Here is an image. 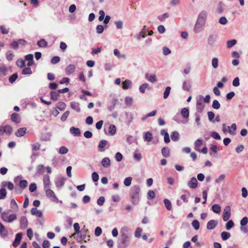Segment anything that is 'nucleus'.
I'll use <instances>...</instances> for the list:
<instances>
[{
    "label": "nucleus",
    "mask_w": 248,
    "mask_h": 248,
    "mask_svg": "<svg viewBox=\"0 0 248 248\" xmlns=\"http://www.w3.org/2000/svg\"><path fill=\"white\" fill-rule=\"evenodd\" d=\"M26 132V128L25 127L20 128L16 133V135L18 137L23 136Z\"/></svg>",
    "instance_id": "nucleus-26"
},
{
    "label": "nucleus",
    "mask_w": 248,
    "mask_h": 248,
    "mask_svg": "<svg viewBox=\"0 0 248 248\" xmlns=\"http://www.w3.org/2000/svg\"><path fill=\"white\" fill-rule=\"evenodd\" d=\"M217 225V222L215 220H211L207 224V229L208 230H212L214 229Z\"/></svg>",
    "instance_id": "nucleus-20"
},
{
    "label": "nucleus",
    "mask_w": 248,
    "mask_h": 248,
    "mask_svg": "<svg viewBox=\"0 0 248 248\" xmlns=\"http://www.w3.org/2000/svg\"><path fill=\"white\" fill-rule=\"evenodd\" d=\"M133 157L136 160L140 161L141 159L142 155L140 153H138L137 152H135L134 153Z\"/></svg>",
    "instance_id": "nucleus-51"
},
{
    "label": "nucleus",
    "mask_w": 248,
    "mask_h": 248,
    "mask_svg": "<svg viewBox=\"0 0 248 248\" xmlns=\"http://www.w3.org/2000/svg\"><path fill=\"white\" fill-rule=\"evenodd\" d=\"M14 57V55L11 51H8L6 53V59L9 61H12Z\"/></svg>",
    "instance_id": "nucleus-59"
},
{
    "label": "nucleus",
    "mask_w": 248,
    "mask_h": 248,
    "mask_svg": "<svg viewBox=\"0 0 248 248\" xmlns=\"http://www.w3.org/2000/svg\"><path fill=\"white\" fill-rule=\"evenodd\" d=\"M70 132L72 135L75 137L79 136L80 134V129L78 128L73 126L70 128Z\"/></svg>",
    "instance_id": "nucleus-16"
},
{
    "label": "nucleus",
    "mask_w": 248,
    "mask_h": 248,
    "mask_svg": "<svg viewBox=\"0 0 248 248\" xmlns=\"http://www.w3.org/2000/svg\"><path fill=\"white\" fill-rule=\"evenodd\" d=\"M22 238V234L21 233H18L16 235V237L14 242L13 243V246L14 247H17L21 241Z\"/></svg>",
    "instance_id": "nucleus-17"
},
{
    "label": "nucleus",
    "mask_w": 248,
    "mask_h": 248,
    "mask_svg": "<svg viewBox=\"0 0 248 248\" xmlns=\"http://www.w3.org/2000/svg\"><path fill=\"white\" fill-rule=\"evenodd\" d=\"M17 218L16 215L15 214L9 215L8 212H4L1 214V218L3 221L8 223H11Z\"/></svg>",
    "instance_id": "nucleus-5"
},
{
    "label": "nucleus",
    "mask_w": 248,
    "mask_h": 248,
    "mask_svg": "<svg viewBox=\"0 0 248 248\" xmlns=\"http://www.w3.org/2000/svg\"><path fill=\"white\" fill-rule=\"evenodd\" d=\"M221 236L223 240H226L230 237L231 234L229 232H223L221 233Z\"/></svg>",
    "instance_id": "nucleus-40"
},
{
    "label": "nucleus",
    "mask_w": 248,
    "mask_h": 248,
    "mask_svg": "<svg viewBox=\"0 0 248 248\" xmlns=\"http://www.w3.org/2000/svg\"><path fill=\"white\" fill-rule=\"evenodd\" d=\"M220 105L219 102L217 100H214L213 102L212 107L216 109L219 108Z\"/></svg>",
    "instance_id": "nucleus-62"
},
{
    "label": "nucleus",
    "mask_w": 248,
    "mask_h": 248,
    "mask_svg": "<svg viewBox=\"0 0 248 248\" xmlns=\"http://www.w3.org/2000/svg\"><path fill=\"white\" fill-rule=\"evenodd\" d=\"M70 107L73 109L75 110L78 112L80 111V108L79 104L77 103L72 102L70 103Z\"/></svg>",
    "instance_id": "nucleus-27"
},
{
    "label": "nucleus",
    "mask_w": 248,
    "mask_h": 248,
    "mask_svg": "<svg viewBox=\"0 0 248 248\" xmlns=\"http://www.w3.org/2000/svg\"><path fill=\"white\" fill-rule=\"evenodd\" d=\"M192 226L194 228L195 230H199L200 228V223L197 220H194L192 222Z\"/></svg>",
    "instance_id": "nucleus-49"
},
{
    "label": "nucleus",
    "mask_w": 248,
    "mask_h": 248,
    "mask_svg": "<svg viewBox=\"0 0 248 248\" xmlns=\"http://www.w3.org/2000/svg\"><path fill=\"white\" fill-rule=\"evenodd\" d=\"M22 73L23 75H31L32 71L31 68L27 67L23 69Z\"/></svg>",
    "instance_id": "nucleus-61"
},
{
    "label": "nucleus",
    "mask_w": 248,
    "mask_h": 248,
    "mask_svg": "<svg viewBox=\"0 0 248 248\" xmlns=\"http://www.w3.org/2000/svg\"><path fill=\"white\" fill-rule=\"evenodd\" d=\"M68 148L65 146L61 147L59 149V154H60L61 155L66 154L68 153Z\"/></svg>",
    "instance_id": "nucleus-50"
},
{
    "label": "nucleus",
    "mask_w": 248,
    "mask_h": 248,
    "mask_svg": "<svg viewBox=\"0 0 248 248\" xmlns=\"http://www.w3.org/2000/svg\"><path fill=\"white\" fill-rule=\"evenodd\" d=\"M101 164L104 168H108L110 165V160L108 157H105L102 159Z\"/></svg>",
    "instance_id": "nucleus-23"
},
{
    "label": "nucleus",
    "mask_w": 248,
    "mask_h": 248,
    "mask_svg": "<svg viewBox=\"0 0 248 248\" xmlns=\"http://www.w3.org/2000/svg\"><path fill=\"white\" fill-rule=\"evenodd\" d=\"M164 204L165 205L166 208L168 210H170L171 209V207H172L170 202L168 199H165L164 200Z\"/></svg>",
    "instance_id": "nucleus-54"
},
{
    "label": "nucleus",
    "mask_w": 248,
    "mask_h": 248,
    "mask_svg": "<svg viewBox=\"0 0 248 248\" xmlns=\"http://www.w3.org/2000/svg\"><path fill=\"white\" fill-rule=\"evenodd\" d=\"M173 141H176L179 140V134L177 132H173L170 136Z\"/></svg>",
    "instance_id": "nucleus-31"
},
{
    "label": "nucleus",
    "mask_w": 248,
    "mask_h": 248,
    "mask_svg": "<svg viewBox=\"0 0 248 248\" xmlns=\"http://www.w3.org/2000/svg\"><path fill=\"white\" fill-rule=\"evenodd\" d=\"M143 139L144 141L150 142L152 140L153 135L151 133L149 132H146L144 133Z\"/></svg>",
    "instance_id": "nucleus-24"
},
{
    "label": "nucleus",
    "mask_w": 248,
    "mask_h": 248,
    "mask_svg": "<svg viewBox=\"0 0 248 248\" xmlns=\"http://www.w3.org/2000/svg\"><path fill=\"white\" fill-rule=\"evenodd\" d=\"M11 119L12 121L16 123H19L20 122V117L18 114L16 113H14L11 115Z\"/></svg>",
    "instance_id": "nucleus-25"
},
{
    "label": "nucleus",
    "mask_w": 248,
    "mask_h": 248,
    "mask_svg": "<svg viewBox=\"0 0 248 248\" xmlns=\"http://www.w3.org/2000/svg\"><path fill=\"white\" fill-rule=\"evenodd\" d=\"M212 211L215 213H219L221 211V207L218 204H214L212 207Z\"/></svg>",
    "instance_id": "nucleus-34"
},
{
    "label": "nucleus",
    "mask_w": 248,
    "mask_h": 248,
    "mask_svg": "<svg viewBox=\"0 0 248 248\" xmlns=\"http://www.w3.org/2000/svg\"><path fill=\"white\" fill-rule=\"evenodd\" d=\"M76 66L74 64H70L65 68V73L67 75H70L75 72Z\"/></svg>",
    "instance_id": "nucleus-13"
},
{
    "label": "nucleus",
    "mask_w": 248,
    "mask_h": 248,
    "mask_svg": "<svg viewBox=\"0 0 248 248\" xmlns=\"http://www.w3.org/2000/svg\"><path fill=\"white\" fill-rule=\"evenodd\" d=\"M96 30L97 33L101 34L103 32L104 28L102 25H98L96 27Z\"/></svg>",
    "instance_id": "nucleus-63"
},
{
    "label": "nucleus",
    "mask_w": 248,
    "mask_h": 248,
    "mask_svg": "<svg viewBox=\"0 0 248 248\" xmlns=\"http://www.w3.org/2000/svg\"><path fill=\"white\" fill-rule=\"evenodd\" d=\"M8 68L6 65L2 64L0 66V73L5 75L6 73L8 71Z\"/></svg>",
    "instance_id": "nucleus-48"
},
{
    "label": "nucleus",
    "mask_w": 248,
    "mask_h": 248,
    "mask_svg": "<svg viewBox=\"0 0 248 248\" xmlns=\"http://www.w3.org/2000/svg\"><path fill=\"white\" fill-rule=\"evenodd\" d=\"M56 107L60 110H63L65 108L66 105L63 102H59L57 103Z\"/></svg>",
    "instance_id": "nucleus-53"
},
{
    "label": "nucleus",
    "mask_w": 248,
    "mask_h": 248,
    "mask_svg": "<svg viewBox=\"0 0 248 248\" xmlns=\"http://www.w3.org/2000/svg\"><path fill=\"white\" fill-rule=\"evenodd\" d=\"M191 88V82L189 80H185L182 84V89L184 91L189 92Z\"/></svg>",
    "instance_id": "nucleus-12"
},
{
    "label": "nucleus",
    "mask_w": 248,
    "mask_h": 248,
    "mask_svg": "<svg viewBox=\"0 0 248 248\" xmlns=\"http://www.w3.org/2000/svg\"><path fill=\"white\" fill-rule=\"evenodd\" d=\"M31 214L32 215H34V216H36L38 217H42L43 216V213L42 212V211H40V210H38V209H37L36 208H32L31 209Z\"/></svg>",
    "instance_id": "nucleus-22"
},
{
    "label": "nucleus",
    "mask_w": 248,
    "mask_h": 248,
    "mask_svg": "<svg viewBox=\"0 0 248 248\" xmlns=\"http://www.w3.org/2000/svg\"><path fill=\"white\" fill-rule=\"evenodd\" d=\"M43 184L44 190L50 188L51 182L48 175H45L43 177Z\"/></svg>",
    "instance_id": "nucleus-9"
},
{
    "label": "nucleus",
    "mask_w": 248,
    "mask_h": 248,
    "mask_svg": "<svg viewBox=\"0 0 248 248\" xmlns=\"http://www.w3.org/2000/svg\"><path fill=\"white\" fill-rule=\"evenodd\" d=\"M18 78L17 73H15L10 77L9 81L10 83H13Z\"/></svg>",
    "instance_id": "nucleus-56"
},
{
    "label": "nucleus",
    "mask_w": 248,
    "mask_h": 248,
    "mask_svg": "<svg viewBox=\"0 0 248 248\" xmlns=\"http://www.w3.org/2000/svg\"><path fill=\"white\" fill-rule=\"evenodd\" d=\"M231 207L230 206H226L223 210V213L222 216V218L224 221H228L230 218L231 217Z\"/></svg>",
    "instance_id": "nucleus-8"
},
{
    "label": "nucleus",
    "mask_w": 248,
    "mask_h": 248,
    "mask_svg": "<svg viewBox=\"0 0 248 248\" xmlns=\"http://www.w3.org/2000/svg\"><path fill=\"white\" fill-rule=\"evenodd\" d=\"M234 226V223L232 220H230L228 221L226 224V228L227 230H230Z\"/></svg>",
    "instance_id": "nucleus-60"
},
{
    "label": "nucleus",
    "mask_w": 248,
    "mask_h": 248,
    "mask_svg": "<svg viewBox=\"0 0 248 248\" xmlns=\"http://www.w3.org/2000/svg\"><path fill=\"white\" fill-rule=\"evenodd\" d=\"M149 88V85L147 83H144L140 85L139 87L140 91L143 93H145V89Z\"/></svg>",
    "instance_id": "nucleus-44"
},
{
    "label": "nucleus",
    "mask_w": 248,
    "mask_h": 248,
    "mask_svg": "<svg viewBox=\"0 0 248 248\" xmlns=\"http://www.w3.org/2000/svg\"><path fill=\"white\" fill-rule=\"evenodd\" d=\"M202 141L201 139H198L194 143L195 149L199 151V148L202 145Z\"/></svg>",
    "instance_id": "nucleus-37"
},
{
    "label": "nucleus",
    "mask_w": 248,
    "mask_h": 248,
    "mask_svg": "<svg viewBox=\"0 0 248 248\" xmlns=\"http://www.w3.org/2000/svg\"><path fill=\"white\" fill-rule=\"evenodd\" d=\"M0 235L1 237L4 238L8 235V232L5 228L4 225L0 222Z\"/></svg>",
    "instance_id": "nucleus-18"
},
{
    "label": "nucleus",
    "mask_w": 248,
    "mask_h": 248,
    "mask_svg": "<svg viewBox=\"0 0 248 248\" xmlns=\"http://www.w3.org/2000/svg\"><path fill=\"white\" fill-rule=\"evenodd\" d=\"M46 197L52 202L58 203L59 201L54 192L50 188L45 190Z\"/></svg>",
    "instance_id": "nucleus-7"
},
{
    "label": "nucleus",
    "mask_w": 248,
    "mask_h": 248,
    "mask_svg": "<svg viewBox=\"0 0 248 248\" xmlns=\"http://www.w3.org/2000/svg\"><path fill=\"white\" fill-rule=\"evenodd\" d=\"M16 64L17 66L20 68H22L25 66V61L22 59H18L16 61Z\"/></svg>",
    "instance_id": "nucleus-46"
},
{
    "label": "nucleus",
    "mask_w": 248,
    "mask_h": 248,
    "mask_svg": "<svg viewBox=\"0 0 248 248\" xmlns=\"http://www.w3.org/2000/svg\"><path fill=\"white\" fill-rule=\"evenodd\" d=\"M116 128L114 124H111L109 126L108 133L111 135H114L116 133Z\"/></svg>",
    "instance_id": "nucleus-36"
},
{
    "label": "nucleus",
    "mask_w": 248,
    "mask_h": 248,
    "mask_svg": "<svg viewBox=\"0 0 248 248\" xmlns=\"http://www.w3.org/2000/svg\"><path fill=\"white\" fill-rule=\"evenodd\" d=\"M11 207L14 210H16L18 209V205L14 199H12L10 202Z\"/></svg>",
    "instance_id": "nucleus-43"
},
{
    "label": "nucleus",
    "mask_w": 248,
    "mask_h": 248,
    "mask_svg": "<svg viewBox=\"0 0 248 248\" xmlns=\"http://www.w3.org/2000/svg\"><path fill=\"white\" fill-rule=\"evenodd\" d=\"M237 129L236 124L234 123L232 124L230 126H226L225 124H222V131L225 133L228 132L230 135L235 136L236 134V130Z\"/></svg>",
    "instance_id": "nucleus-4"
},
{
    "label": "nucleus",
    "mask_w": 248,
    "mask_h": 248,
    "mask_svg": "<svg viewBox=\"0 0 248 248\" xmlns=\"http://www.w3.org/2000/svg\"><path fill=\"white\" fill-rule=\"evenodd\" d=\"M2 129H4V133H6L8 134H11L12 132V128L9 125H6L3 127Z\"/></svg>",
    "instance_id": "nucleus-52"
},
{
    "label": "nucleus",
    "mask_w": 248,
    "mask_h": 248,
    "mask_svg": "<svg viewBox=\"0 0 248 248\" xmlns=\"http://www.w3.org/2000/svg\"><path fill=\"white\" fill-rule=\"evenodd\" d=\"M20 227L21 229H25L27 228L28 221L25 216H22L20 218Z\"/></svg>",
    "instance_id": "nucleus-10"
},
{
    "label": "nucleus",
    "mask_w": 248,
    "mask_h": 248,
    "mask_svg": "<svg viewBox=\"0 0 248 248\" xmlns=\"http://www.w3.org/2000/svg\"><path fill=\"white\" fill-rule=\"evenodd\" d=\"M181 114L185 118H187L189 117V112L187 108H183L181 110Z\"/></svg>",
    "instance_id": "nucleus-30"
},
{
    "label": "nucleus",
    "mask_w": 248,
    "mask_h": 248,
    "mask_svg": "<svg viewBox=\"0 0 248 248\" xmlns=\"http://www.w3.org/2000/svg\"><path fill=\"white\" fill-rule=\"evenodd\" d=\"M140 188L139 187H133L131 191L130 197L132 199V202L134 205L138 204L140 201Z\"/></svg>",
    "instance_id": "nucleus-3"
},
{
    "label": "nucleus",
    "mask_w": 248,
    "mask_h": 248,
    "mask_svg": "<svg viewBox=\"0 0 248 248\" xmlns=\"http://www.w3.org/2000/svg\"><path fill=\"white\" fill-rule=\"evenodd\" d=\"M127 227H123L120 230L121 240L117 244L118 248H127L130 244V238Z\"/></svg>",
    "instance_id": "nucleus-2"
},
{
    "label": "nucleus",
    "mask_w": 248,
    "mask_h": 248,
    "mask_svg": "<svg viewBox=\"0 0 248 248\" xmlns=\"http://www.w3.org/2000/svg\"><path fill=\"white\" fill-rule=\"evenodd\" d=\"M226 177V175L224 174H220L218 177L215 180V182L216 184H219L221 182H223Z\"/></svg>",
    "instance_id": "nucleus-29"
},
{
    "label": "nucleus",
    "mask_w": 248,
    "mask_h": 248,
    "mask_svg": "<svg viewBox=\"0 0 248 248\" xmlns=\"http://www.w3.org/2000/svg\"><path fill=\"white\" fill-rule=\"evenodd\" d=\"M198 181L195 177H192L187 183L188 186L192 189L196 188L198 186Z\"/></svg>",
    "instance_id": "nucleus-11"
},
{
    "label": "nucleus",
    "mask_w": 248,
    "mask_h": 248,
    "mask_svg": "<svg viewBox=\"0 0 248 248\" xmlns=\"http://www.w3.org/2000/svg\"><path fill=\"white\" fill-rule=\"evenodd\" d=\"M28 186V182L27 180H20L19 183V186L20 188H21L22 189H24L26 188Z\"/></svg>",
    "instance_id": "nucleus-33"
},
{
    "label": "nucleus",
    "mask_w": 248,
    "mask_h": 248,
    "mask_svg": "<svg viewBox=\"0 0 248 248\" xmlns=\"http://www.w3.org/2000/svg\"><path fill=\"white\" fill-rule=\"evenodd\" d=\"M10 46L12 48L16 50L19 47V43L17 41H13L10 44Z\"/></svg>",
    "instance_id": "nucleus-39"
},
{
    "label": "nucleus",
    "mask_w": 248,
    "mask_h": 248,
    "mask_svg": "<svg viewBox=\"0 0 248 248\" xmlns=\"http://www.w3.org/2000/svg\"><path fill=\"white\" fill-rule=\"evenodd\" d=\"M132 83L129 79H126L122 83V88L124 90H127L132 87Z\"/></svg>",
    "instance_id": "nucleus-14"
},
{
    "label": "nucleus",
    "mask_w": 248,
    "mask_h": 248,
    "mask_svg": "<svg viewBox=\"0 0 248 248\" xmlns=\"http://www.w3.org/2000/svg\"><path fill=\"white\" fill-rule=\"evenodd\" d=\"M170 89H171V88L169 86H168L166 88L165 91L164 92V93H163L164 98L166 99L168 97L169 94L170 93Z\"/></svg>",
    "instance_id": "nucleus-47"
},
{
    "label": "nucleus",
    "mask_w": 248,
    "mask_h": 248,
    "mask_svg": "<svg viewBox=\"0 0 248 248\" xmlns=\"http://www.w3.org/2000/svg\"><path fill=\"white\" fill-rule=\"evenodd\" d=\"M123 156L122 154L120 152L117 153L115 155V158L118 162L122 161V160L123 159Z\"/></svg>",
    "instance_id": "nucleus-64"
},
{
    "label": "nucleus",
    "mask_w": 248,
    "mask_h": 248,
    "mask_svg": "<svg viewBox=\"0 0 248 248\" xmlns=\"http://www.w3.org/2000/svg\"><path fill=\"white\" fill-rule=\"evenodd\" d=\"M203 96L199 95L196 97V109L198 112L201 113L205 108V105L203 102Z\"/></svg>",
    "instance_id": "nucleus-6"
},
{
    "label": "nucleus",
    "mask_w": 248,
    "mask_h": 248,
    "mask_svg": "<svg viewBox=\"0 0 248 248\" xmlns=\"http://www.w3.org/2000/svg\"><path fill=\"white\" fill-rule=\"evenodd\" d=\"M145 78L149 81L152 83H154L156 82L157 80L156 76H155V75H150L149 74L147 73L145 75Z\"/></svg>",
    "instance_id": "nucleus-19"
},
{
    "label": "nucleus",
    "mask_w": 248,
    "mask_h": 248,
    "mask_svg": "<svg viewBox=\"0 0 248 248\" xmlns=\"http://www.w3.org/2000/svg\"><path fill=\"white\" fill-rule=\"evenodd\" d=\"M125 103L127 106H131L133 103V98L130 96L125 98Z\"/></svg>",
    "instance_id": "nucleus-58"
},
{
    "label": "nucleus",
    "mask_w": 248,
    "mask_h": 248,
    "mask_svg": "<svg viewBox=\"0 0 248 248\" xmlns=\"http://www.w3.org/2000/svg\"><path fill=\"white\" fill-rule=\"evenodd\" d=\"M132 180V178L131 177H128L125 178V179L124 180V185L126 186H130L131 184Z\"/></svg>",
    "instance_id": "nucleus-45"
},
{
    "label": "nucleus",
    "mask_w": 248,
    "mask_h": 248,
    "mask_svg": "<svg viewBox=\"0 0 248 248\" xmlns=\"http://www.w3.org/2000/svg\"><path fill=\"white\" fill-rule=\"evenodd\" d=\"M7 194L6 190L4 188L0 189V200L4 199L6 197Z\"/></svg>",
    "instance_id": "nucleus-38"
},
{
    "label": "nucleus",
    "mask_w": 248,
    "mask_h": 248,
    "mask_svg": "<svg viewBox=\"0 0 248 248\" xmlns=\"http://www.w3.org/2000/svg\"><path fill=\"white\" fill-rule=\"evenodd\" d=\"M211 64L214 69H217L218 67V59L217 58H213L212 60Z\"/></svg>",
    "instance_id": "nucleus-32"
},
{
    "label": "nucleus",
    "mask_w": 248,
    "mask_h": 248,
    "mask_svg": "<svg viewBox=\"0 0 248 248\" xmlns=\"http://www.w3.org/2000/svg\"><path fill=\"white\" fill-rule=\"evenodd\" d=\"M208 16L207 12L204 10L201 11L198 15L193 31L198 33L204 29Z\"/></svg>",
    "instance_id": "nucleus-1"
},
{
    "label": "nucleus",
    "mask_w": 248,
    "mask_h": 248,
    "mask_svg": "<svg viewBox=\"0 0 248 248\" xmlns=\"http://www.w3.org/2000/svg\"><path fill=\"white\" fill-rule=\"evenodd\" d=\"M47 42L43 39H41L37 43L38 46L41 47H46L47 45Z\"/></svg>",
    "instance_id": "nucleus-55"
},
{
    "label": "nucleus",
    "mask_w": 248,
    "mask_h": 248,
    "mask_svg": "<svg viewBox=\"0 0 248 248\" xmlns=\"http://www.w3.org/2000/svg\"><path fill=\"white\" fill-rule=\"evenodd\" d=\"M236 44V40L232 39L227 42V46L228 48H231Z\"/></svg>",
    "instance_id": "nucleus-42"
},
{
    "label": "nucleus",
    "mask_w": 248,
    "mask_h": 248,
    "mask_svg": "<svg viewBox=\"0 0 248 248\" xmlns=\"http://www.w3.org/2000/svg\"><path fill=\"white\" fill-rule=\"evenodd\" d=\"M217 37L214 34H211L207 39V43L209 45H213L216 42Z\"/></svg>",
    "instance_id": "nucleus-21"
},
{
    "label": "nucleus",
    "mask_w": 248,
    "mask_h": 248,
    "mask_svg": "<svg viewBox=\"0 0 248 248\" xmlns=\"http://www.w3.org/2000/svg\"><path fill=\"white\" fill-rule=\"evenodd\" d=\"M146 27L144 26L141 31L139 33L138 35V39H140V37L144 38L146 33Z\"/></svg>",
    "instance_id": "nucleus-41"
},
{
    "label": "nucleus",
    "mask_w": 248,
    "mask_h": 248,
    "mask_svg": "<svg viewBox=\"0 0 248 248\" xmlns=\"http://www.w3.org/2000/svg\"><path fill=\"white\" fill-rule=\"evenodd\" d=\"M114 55L119 59L125 60L126 58L124 54H121L120 51L117 48H115L113 50Z\"/></svg>",
    "instance_id": "nucleus-15"
},
{
    "label": "nucleus",
    "mask_w": 248,
    "mask_h": 248,
    "mask_svg": "<svg viewBox=\"0 0 248 248\" xmlns=\"http://www.w3.org/2000/svg\"><path fill=\"white\" fill-rule=\"evenodd\" d=\"M142 232V229L141 228H137L134 232L135 237L136 238H140L141 237Z\"/></svg>",
    "instance_id": "nucleus-35"
},
{
    "label": "nucleus",
    "mask_w": 248,
    "mask_h": 248,
    "mask_svg": "<svg viewBox=\"0 0 248 248\" xmlns=\"http://www.w3.org/2000/svg\"><path fill=\"white\" fill-rule=\"evenodd\" d=\"M162 155L165 157H168L170 156V150L168 147H164L162 148Z\"/></svg>",
    "instance_id": "nucleus-28"
},
{
    "label": "nucleus",
    "mask_w": 248,
    "mask_h": 248,
    "mask_svg": "<svg viewBox=\"0 0 248 248\" xmlns=\"http://www.w3.org/2000/svg\"><path fill=\"white\" fill-rule=\"evenodd\" d=\"M58 93L55 92H51L50 93L51 98L52 100L56 101L58 99L59 96Z\"/></svg>",
    "instance_id": "nucleus-57"
}]
</instances>
